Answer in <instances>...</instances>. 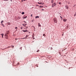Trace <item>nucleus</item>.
<instances>
[{"label": "nucleus", "mask_w": 76, "mask_h": 76, "mask_svg": "<svg viewBox=\"0 0 76 76\" xmlns=\"http://www.w3.org/2000/svg\"><path fill=\"white\" fill-rule=\"evenodd\" d=\"M3 22V21L2 20V21H1V24H2V23Z\"/></svg>", "instance_id": "obj_15"}, {"label": "nucleus", "mask_w": 76, "mask_h": 76, "mask_svg": "<svg viewBox=\"0 0 76 76\" xmlns=\"http://www.w3.org/2000/svg\"><path fill=\"white\" fill-rule=\"evenodd\" d=\"M25 13V12H22V15H24V14Z\"/></svg>", "instance_id": "obj_14"}, {"label": "nucleus", "mask_w": 76, "mask_h": 76, "mask_svg": "<svg viewBox=\"0 0 76 76\" xmlns=\"http://www.w3.org/2000/svg\"><path fill=\"white\" fill-rule=\"evenodd\" d=\"M66 28H67V29H68V26H66Z\"/></svg>", "instance_id": "obj_26"}, {"label": "nucleus", "mask_w": 76, "mask_h": 76, "mask_svg": "<svg viewBox=\"0 0 76 76\" xmlns=\"http://www.w3.org/2000/svg\"><path fill=\"white\" fill-rule=\"evenodd\" d=\"M39 7H43V6H40Z\"/></svg>", "instance_id": "obj_18"}, {"label": "nucleus", "mask_w": 76, "mask_h": 76, "mask_svg": "<svg viewBox=\"0 0 76 76\" xmlns=\"http://www.w3.org/2000/svg\"><path fill=\"white\" fill-rule=\"evenodd\" d=\"M11 47L12 48H14V46L12 45H11Z\"/></svg>", "instance_id": "obj_7"}, {"label": "nucleus", "mask_w": 76, "mask_h": 76, "mask_svg": "<svg viewBox=\"0 0 76 76\" xmlns=\"http://www.w3.org/2000/svg\"><path fill=\"white\" fill-rule=\"evenodd\" d=\"M43 36H44V37H46V36L45 35V34H43Z\"/></svg>", "instance_id": "obj_16"}, {"label": "nucleus", "mask_w": 76, "mask_h": 76, "mask_svg": "<svg viewBox=\"0 0 76 76\" xmlns=\"http://www.w3.org/2000/svg\"><path fill=\"white\" fill-rule=\"evenodd\" d=\"M22 1H23V0H22Z\"/></svg>", "instance_id": "obj_43"}, {"label": "nucleus", "mask_w": 76, "mask_h": 76, "mask_svg": "<svg viewBox=\"0 0 76 76\" xmlns=\"http://www.w3.org/2000/svg\"><path fill=\"white\" fill-rule=\"evenodd\" d=\"M59 4H61V3L60 2L59 3Z\"/></svg>", "instance_id": "obj_30"}, {"label": "nucleus", "mask_w": 76, "mask_h": 76, "mask_svg": "<svg viewBox=\"0 0 76 76\" xmlns=\"http://www.w3.org/2000/svg\"><path fill=\"white\" fill-rule=\"evenodd\" d=\"M39 4H42V5H43L44 4V3H39Z\"/></svg>", "instance_id": "obj_10"}, {"label": "nucleus", "mask_w": 76, "mask_h": 76, "mask_svg": "<svg viewBox=\"0 0 76 76\" xmlns=\"http://www.w3.org/2000/svg\"><path fill=\"white\" fill-rule=\"evenodd\" d=\"M24 1H26V0H23Z\"/></svg>", "instance_id": "obj_40"}, {"label": "nucleus", "mask_w": 76, "mask_h": 76, "mask_svg": "<svg viewBox=\"0 0 76 76\" xmlns=\"http://www.w3.org/2000/svg\"><path fill=\"white\" fill-rule=\"evenodd\" d=\"M39 3H39V2H38V4H39Z\"/></svg>", "instance_id": "obj_37"}, {"label": "nucleus", "mask_w": 76, "mask_h": 76, "mask_svg": "<svg viewBox=\"0 0 76 76\" xmlns=\"http://www.w3.org/2000/svg\"><path fill=\"white\" fill-rule=\"evenodd\" d=\"M11 1H12V0H10Z\"/></svg>", "instance_id": "obj_39"}, {"label": "nucleus", "mask_w": 76, "mask_h": 76, "mask_svg": "<svg viewBox=\"0 0 76 76\" xmlns=\"http://www.w3.org/2000/svg\"><path fill=\"white\" fill-rule=\"evenodd\" d=\"M29 37V35H26V37Z\"/></svg>", "instance_id": "obj_23"}, {"label": "nucleus", "mask_w": 76, "mask_h": 76, "mask_svg": "<svg viewBox=\"0 0 76 76\" xmlns=\"http://www.w3.org/2000/svg\"><path fill=\"white\" fill-rule=\"evenodd\" d=\"M39 50H37V52H39Z\"/></svg>", "instance_id": "obj_31"}, {"label": "nucleus", "mask_w": 76, "mask_h": 76, "mask_svg": "<svg viewBox=\"0 0 76 76\" xmlns=\"http://www.w3.org/2000/svg\"><path fill=\"white\" fill-rule=\"evenodd\" d=\"M66 8L67 9H69V7H66Z\"/></svg>", "instance_id": "obj_24"}, {"label": "nucleus", "mask_w": 76, "mask_h": 76, "mask_svg": "<svg viewBox=\"0 0 76 76\" xmlns=\"http://www.w3.org/2000/svg\"><path fill=\"white\" fill-rule=\"evenodd\" d=\"M11 47L9 46L7 48H10Z\"/></svg>", "instance_id": "obj_19"}, {"label": "nucleus", "mask_w": 76, "mask_h": 76, "mask_svg": "<svg viewBox=\"0 0 76 76\" xmlns=\"http://www.w3.org/2000/svg\"><path fill=\"white\" fill-rule=\"evenodd\" d=\"M53 21L55 23H57V19L56 18H54L53 19Z\"/></svg>", "instance_id": "obj_1"}, {"label": "nucleus", "mask_w": 76, "mask_h": 76, "mask_svg": "<svg viewBox=\"0 0 76 76\" xmlns=\"http://www.w3.org/2000/svg\"><path fill=\"white\" fill-rule=\"evenodd\" d=\"M22 39H25V37H24L23 38H22Z\"/></svg>", "instance_id": "obj_29"}, {"label": "nucleus", "mask_w": 76, "mask_h": 76, "mask_svg": "<svg viewBox=\"0 0 76 76\" xmlns=\"http://www.w3.org/2000/svg\"><path fill=\"white\" fill-rule=\"evenodd\" d=\"M44 10V9H43L42 10Z\"/></svg>", "instance_id": "obj_42"}, {"label": "nucleus", "mask_w": 76, "mask_h": 76, "mask_svg": "<svg viewBox=\"0 0 76 76\" xmlns=\"http://www.w3.org/2000/svg\"><path fill=\"white\" fill-rule=\"evenodd\" d=\"M3 26V27H4V24H1Z\"/></svg>", "instance_id": "obj_17"}, {"label": "nucleus", "mask_w": 76, "mask_h": 76, "mask_svg": "<svg viewBox=\"0 0 76 76\" xmlns=\"http://www.w3.org/2000/svg\"><path fill=\"white\" fill-rule=\"evenodd\" d=\"M9 0H5L4 1H8Z\"/></svg>", "instance_id": "obj_34"}, {"label": "nucleus", "mask_w": 76, "mask_h": 76, "mask_svg": "<svg viewBox=\"0 0 76 76\" xmlns=\"http://www.w3.org/2000/svg\"><path fill=\"white\" fill-rule=\"evenodd\" d=\"M9 23V25H10V23Z\"/></svg>", "instance_id": "obj_32"}, {"label": "nucleus", "mask_w": 76, "mask_h": 76, "mask_svg": "<svg viewBox=\"0 0 76 76\" xmlns=\"http://www.w3.org/2000/svg\"><path fill=\"white\" fill-rule=\"evenodd\" d=\"M56 6V4L54 3V4H53L52 5V7H54V6Z\"/></svg>", "instance_id": "obj_2"}, {"label": "nucleus", "mask_w": 76, "mask_h": 76, "mask_svg": "<svg viewBox=\"0 0 76 76\" xmlns=\"http://www.w3.org/2000/svg\"><path fill=\"white\" fill-rule=\"evenodd\" d=\"M27 25V24H25V25Z\"/></svg>", "instance_id": "obj_36"}, {"label": "nucleus", "mask_w": 76, "mask_h": 76, "mask_svg": "<svg viewBox=\"0 0 76 76\" xmlns=\"http://www.w3.org/2000/svg\"><path fill=\"white\" fill-rule=\"evenodd\" d=\"M1 35L2 38H3V34H1Z\"/></svg>", "instance_id": "obj_11"}, {"label": "nucleus", "mask_w": 76, "mask_h": 76, "mask_svg": "<svg viewBox=\"0 0 76 76\" xmlns=\"http://www.w3.org/2000/svg\"><path fill=\"white\" fill-rule=\"evenodd\" d=\"M76 15V14H75L74 15V16H75Z\"/></svg>", "instance_id": "obj_28"}, {"label": "nucleus", "mask_w": 76, "mask_h": 76, "mask_svg": "<svg viewBox=\"0 0 76 76\" xmlns=\"http://www.w3.org/2000/svg\"><path fill=\"white\" fill-rule=\"evenodd\" d=\"M26 18H27V16H26L25 17H24L23 18L24 19H26Z\"/></svg>", "instance_id": "obj_13"}, {"label": "nucleus", "mask_w": 76, "mask_h": 76, "mask_svg": "<svg viewBox=\"0 0 76 76\" xmlns=\"http://www.w3.org/2000/svg\"><path fill=\"white\" fill-rule=\"evenodd\" d=\"M23 26H25H25H25L24 25V24H23Z\"/></svg>", "instance_id": "obj_25"}, {"label": "nucleus", "mask_w": 76, "mask_h": 76, "mask_svg": "<svg viewBox=\"0 0 76 76\" xmlns=\"http://www.w3.org/2000/svg\"><path fill=\"white\" fill-rule=\"evenodd\" d=\"M31 17H32V14H31Z\"/></svg>", "instance_id": "obj_35"}, {"label": "nucleus", "mask_w": 76, "mask_h": 76, "mask_svg": "<svg viewBox=\"0 0 76 76\" xmlns=\"http://www.w3.org/2000/svg\"><path fill=\"white\" fill-rule=\"evenodd\" d=\"M17 39H18L16 38V39H15V40H17Z\"/></svg>", "instance_id": "obj_38"}, {"label": "nucleus", "mask_w": 76, "mask_h": 76, "mask_svg": "<svg viewBox=\"0 0 76 76\" xmlns=\"http://www.w3.org/2000/svg\"><path fill=\"white\" fill-rule=\"evenodd\" d=\"M9 33H10L9 31H7L6 32V33L5 34H6V35H8V34H9Z\"/></svg>", "instance_id": "obj_4"}, {"label": "nucleus", "mask_w": 76, "mask_h": 76, "mask_svg": "<svg viewBox=\"0 0 76 76\" xmlns=\"http://www.w3.org/2000/svg\"><path fill=\"white\" fill-rule=\"evenodd\" d=\"M27 38H26V37H25V39H26Z\"/></svg>", "instance_id": "obj_33"}, {"label": "nucleus", "mask_w": 76, "mask_h": 76, "mask_svg": "<svg viewBox=\"0 0 76 76\" xmlns=\"http://www.w3.org/2000/svg\"><path fill=\"white\" fill-rule=\"evenodd\" d=\"M23 32H28V30H23Z\"/></svg>", "instance_id": "obj_5"}, {"label": "nucleus", "mask_w": 76, "mask_h": 76, "mask_svg": "<svg viewBox=\"0 0 76 76\" xmlns=\"http://www.w3.org/2000/svg\"><path fill=\"white\" fill-rule=\"evenodd\" d=\"M38 25L39 26H41V24H40V23H38Z\"/></svg>", "instance_id": "obj_8"}, {"label": "nucleus", "mask_w": 76, "mask_h": 76, "mask_svg": "<svg viewBox=\"0 0 76 76\" xmlns=\"http://www.w3.org/2000/svg\"><path fill=\"white\" fill-rule=\"evenodd\" d=\"M61 17V18H62V17Z\"/></svg>", "instance_id": "obj_44"}, {"label": "nucleus", "mask_w": 76, "mask_h": 76, "mask_svg": "<svg viewBox=\"0 0 76 76\" xmlns=\"http://www.w3.org/2000/svg\"><path fill=\"white\" fill-rule=\"evenodd\" d=\"M4 36H5V38H6V39H8V35H7L6 34H5Z\"/></svg>", "instance_id": "obj_3"}, {"label": "nucleus", "mask_w": 76, "mask_h": 76, "mask_svg": "<svg viewBox=\"0 0 76 76\" xmlns=\"http://www.w3.org/2000/svg\"><path fill=\"white\" fill-rule=\"evenodd\" d=\"M62 36H63V34H62Z\"/></svg>", "instance_id": "obj_41"}, {"label": "nucleus", "mask_w": 76, "mask_h": 76, "mask_svg": "<svg viewBox=\"0 0 76 76\" xmlns=\"http://www.w3.org/2000/svg\"><path fill=\"white\" fill-rule=\"evenodd\" d=\"M53 1H54V0H51V3H53Z\"/></svg>", "instance_id": "obj_12"}, {"label": "nucleus", "mask_w": 76, "mask_h": 76, "mask_svg": "<svg viewBox=\"0 0 76 76\" xmlns=\"http://www.w3.org/2000/svg\"><path fill=\"white\" fill-rule=\"evenodd\" d=\"M17 28H18V27H15V29H17Z\"/></svg>", "instance_id": "obj_21"}, {"label": "nucleus", "mask_w": 76, "mask_h": 76, "mask_svg": "<svg viewBox=\"0 0 76 76\" xmlns=\"http://www.w3.org/2000/svg\"><path fill=\"white\" fill-rule=\"evenodd\" d=\"M53 48L52 47L50 48V50H53Z\"/></svg>", "instance_id": "obj_22"}, {"label": "nucleus", "mask_w": 76, "mask_h": 76, "mask_svg": "<svg viewBox=\"0 0 76 76\" xmlns=\"http://www.w3.org/2000/svg\"><path fill=\"white\" fill-rule=\"evenodd\" d=\"M20 28H21V29H23V27H21Z\"/></svg>", "instance_id": "obj_20"}, {"label": "nucleus", "mask_w": 76, "mask_h": 76, "mask_svg": "<svg viewBox=\"0 0 76 76\" xmlns=\"http://www.w3.org/2000/svg\"><path fill=\"white\" fill-rule=\"evenodd\" d=\"M39 18V17L38 16H36L35 17V18H36V19H37V18Z\"/></svg>", "instance_id": "obj_9"}, {"label": "nucleus", "mask_w": 76, "mask_h": 76, "mask_svg": "<svg viewBox=\"0 0 76 76\" xmlns=\"http://www.w3.org/2000/svg\"><path fill=\"white\" fill-rule=\"evenodd\" d=\"M28 28V26L26 27V29H27V28Z\"/></svg>", "instance_id": "obj_27"}, {"label": "nucleus", "mask_w": 76, "mask_h": 76, "mask_svg": "<svg viewBox=\"0 0 76 76\" xmlns=\"http://www.w3.org/2000/svg\"><path fill=\"white\" fill-rule=\"evenodd\" d=\"M67 19H63V21H64V22H66V21H67Z\"/></svg>", "instance_id": "obj_6"}]
</instances>
